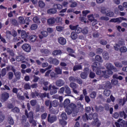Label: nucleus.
<instances>
[{
	"instance_id": "1",
	"label": "nucleus",
	"mask_w": 127,
	"mask_h": 127,
	"mask_svg": "<svg viewBox=\"0 0 127 127\" xmlns=\"http://www.w3.org/2000/svg\"><path fill=\"white\" fill-rule=\"evenodd\" d=\"M70 104V99H66L64 100V108H66L65 109V112L67 114V115H71L72 113H74L75 111L76 110V108H77V106H76V104L73 103Z\"/></svg>"
},
{
	"instance_id": "2",
	"label": "nucleus",
	"mask_w": 127,
	"mask_h": 127,
	"mask_svg": "<svg viewBox=\"0 0 127 127\" xmlns=\"http://www.w3.org/2000/svg\"><path fill=\"white\" fill-rule=\"evenodd\" d=\"M25 115L26 116L27 118L29 119V122L30 124H32L35 127V126H36V122L34 119V117L33 116V112L31 111L28 114V112L26 110L25 111Z\"/></svg>"
},
{
	"instance_id": "3",
	"label": "nucleus",
	"mask_w": 127,
	"mask_h": 127,
	"mask_svg": "<svg viewBox=\"0 0 127 127\" xmlns=\"http://www.w3.org/2000/svg\"><path fill=\"white\" fill-rule=\"evenodd\" d=\"M53 8H50L48 10V13L55 14V13H56V12H57V9H62V8H63V6L60 4H55L53 5Z\"/></svg>"
},
{
	"instance_id": "4",
	"label": "nucleus",
	"mask_w": 127,
	"mask_h": 127,
	"mask_svg": "<svg viewBox=\"0 0 127 127\" xmlns=\"http://www.w3.org/2000/svg\"><path fill=\"white\" fill-rule=\"evenodd\" d=\"M47 121L50 124H53V123H55L57 121V117L55 115L49 114L47 117Z\"/></svg>"
},
{
	"instance_id": "5",
	"label": "nucleus",
	"mask_w": 127,
	"mask_h": 127,
	"mask_svg": "<svg viewBox=\"0 0 127 127\" xmlns=\"http://www.w3.org/2000/svg\"><path fill=\"white\" fill-rule=\"evenodd\" d=\"M9 98V94L7 92H4L0 95V100L1 102H6Z\"/></svg>"
},
{
	"instance_id": "6",
	"label": "nucleus",
	"mask_w": 127,
	"mask_h": 127,
	"mask_svg": "<svg viewBox=\"0 0 127 127\" xmlns=\"http://www.w3.org/2000/svg\"><path fill=\"white\" fill-rule=\"evenodd\" d=\"M48 62L50 64H53V65H55V66H57V65H59V60L56 58H53L52 57L49 58L48 59Z\"/></svg>"
},
{
	"instance_id": "7",
	"label": "nucleus",
	"mask_w": 127,
	"mask_h": 127,
	"mask_svg": "<svg viewBox=\"0 0 127 127\" xmlns=\"http://www.w3.org/2000/svg\"><path fill=\"white\" fill-rule=\"evenodd\" d=\"M42 84L44 85L43 87L44 91H50V90H51V88H52V84L49 85V82L48 81H43Z\"/></svg>"
},
{
	"instance_id": "8",
	"label": "nucleus",
	"mask_w": 127,
	"mask_h": 127,
	"mask_svg": "<svg viewBox=\"0 0 127 127\" xmlns=\"http://www.w3.org/2000/svg\"><path fill=\"white\" fill-rule=\"evenodd\" d=\"M77 86L78 85L74 82H71L69 84V87L72 89L73 93L76 95L79 94V92L77 91Z\"/></svg>"
},
{
	"instance_id": "9",
	"label": "nucleus",
	"mask_w": 127,
	"mask_h": 127,
	"mask_svg": "<svg viewBox=\"0 0 127 127\" xmlns=\"http://www.w3.org/2000/svg\"><path fill=\"white\" fill-rule=\"evenodd\" d=\"M22 49L25 51V52L29 53L31 51V46L28 44H23L22 46Z\"/></svg>"
},
{
	"instance_id": "10",
	"label": "nucleus",
	"mask_w": 127,
	"mask_h": 127,
	"mask_svg": "<svg viewBox=\"0 0 127 127\" xmlns=\"http://www.w3.org/2000/svg\"><path fill=\"white\" fill-rule=\"evenodd\" d=\"M94 71H95L96 75L100 76V77H105V71L102 70L101 68L95 69Z\"/></svg>"
},
{
	"instance_id": "11",
	"label": "nucleus",
	"mask_w": 127,
	"mask_h": 127,
	"mask_svg": "<svg viewBox=\"0 0 127 127\" xmlns=\"http://www.w3.org/2000/svg\"><path fill=\"white\" fill-rule=\"evenodd\" d=\"M47 36H48V32L46 31H41L38 35V37L40 39H43L44 37H47Z\"/></svg>"
},
{
	"instance_id": "12",
	"label": "nucleus",
	"mask_w": 127,
	"mask_h": 127,
	"mask_svg": "<svg viewBox=\"0 0 127 127\" xmlns=\"http://www.w3.org/2000/svg\"><path fill=\"white\" fill-rule=\"evenodd\" d=\"M29 35V33L24 31V30H22L21 31V36L23 39H24V41H26V39L28 38V35Z\"/></svg>"
},
{
	"instance_id": "13",
	"label": "nucleus",
	"mask_w": 127,
	"mask_h": 127,
	"mask_svg": "<svg viewBox=\"0 0 127 127\" xmlns=\"http://www.w3.org/2000/svg\"><path fill=\"white\" fill-rule=\"evenodd\" d=\"M47 22H48V24H49L50 26H53L54 25H55V23L56 22L55 18L54 17L50 18L47 20Z\"/></svg>"
},
{
	"instance_id": "14",
	"label": "nucleus",
	"mask_w": 127,
	"mask_h": 127,
	"mask_svg": "<svg viewBox=\"0 0 127 127\" xmlns=\"http://www.w3.org/2000/svg\"><path fill=\"white\" fill-rule=\"evenodd\" d=\"M58 42H59L61 45H65V44H66V39L63 37H60L58 39Z\"/></svg>"
},
{
	"instance_id": "15",
	"label": "nucleus",
	"mask_w": 127,
	"mask_h": 127,
	"mask_svg": "<svg viewBox=\"0 0 127 127\" xmlns=\"http://www.w3.org/2000/svg\"><path fill=\"white\" fill-rule=\"evenodd\" d=\"M101 67V64L98 62H94L92 65V69L93 71L99 69Z\"/></svg>"
},
{
	"instance_id": "16",
	"label": "nucleus",
	"mask_w": 127,
	"mask_h": 127,
	"mask_svg": "<svg viewBox=\"0 0 127 127\" xmlns=\"http://www.w3.org/2000/svg\"><path fill=\"white\" fill-rule=\"evenodd\" d=\"M52 88V89H51ZM50 94V95H54L57 93V87L55 85H52Z\"/></svg>"
},
{
	"instance_id": "17",
	"label": "nucleus",
	"mask_w": 127,
	"mask_h": 127,
	"mask_svg": "<svg viewBox=\"0 0 127 127\" xmlns=\"http://www.w3.org/2000/svg\"><path fill=\"white\" fill-rule=\"evenodd\" d=\"M94 120V121L92 122V125L93 126H95L97 127H100V126H101V123L100 122H99V119H98V117L97 119H95Z\"/></svg>"
},
{
	"instance_id": "18",
	"label": "nucleus",
	"mask_w": 127,
	"mask_h": 127,
	"mask_svg": "<svg viewBox=\"0 0 127 127\" xmlns=\"http://www.w3.org/2000/svg\"><path fill=\"white\" fill-rule=\"evenodd\" d=\"M56 85L58 87H62L64 85V82L62 79H58L56 82Z\"/></svg>"
},
{
	"instance_id": "19",
	"label": "nucleus",
	"mask_w": 127,
	"mask_h": 127,
	"mask_svg": "<svg viewBox=\"0 0 127 127\" xmlns=\"http://www.w3.org/2000/svg\"><path fill=\"white\" fill-rule=\"evenodd\" d=\"M97 118L98 115L96 113L88 115V120H95V119H97Z\"/></svg>"
},
{
	"instance_id": "20",
	"label": "nucleus",
	"mask_w": 127,
	"mask_h": 127,
	"mask_svg": "<svg viewBox=\"0 0 127 127\" xmlns=\"http://www.w3.org/2000/svg\"><path fill=\"white\" fill-rule=\"evenodd\" d=\"M112 70L114 69H108L104 71L105 77H107L110 76V75H113V71Z\"/></svg>"
},
{
	"instance_id": "21",
	"label": "nucleus",
	"mask_w": 127,
	"mask_h": 127,
	"mask_svg": "<svg viewBox=\"0 0 127 127\" xmlns=\"http://www.w3.org/2000/svg\"><path fill=\"white\" fill-rule=\"evenodd\" d=\"M24 59H25V57L22 55H19L16 57V60L17 62H21V61H23Z\"/></svg>"
},
{
	"instance_id": "22",
	"label": "nucleus",
	"mask_w": 127,
	"mask_h": 127,
	"mask_svg": "<svg viewBox=\"0 0 127 127\" xmlns=\"http://www.w3.org/2000/svg\"><path fill=\"white\" fill-rule=\"evenodd\" d=\"M55 72L57 75H62V69L60 68V67H55Z\"/></svg>"
},
{
	"instance_id": "23",
	"label": "nucleus",
	"mask_w": 127,
	"mask_h": 127,
	"mask_svg": "<svg viewBox=\"0 0 127 127\" xmlns=\"http://www.w3.org/2000/svg\"><path fill=\"white\" fill-rule=\"evenodd\" d=\"M10 23L12 25H14V26H17L18 25V22L16 19L13 18L11 19L10 20Z\"/></svg>"
},
{
	"instance_id": "24",
	"label": "nucleus",
	"mask_w": 127,
	"mask_h": 127,
	"mask_svg": "<svg viewBox=\"0 0 127 127\" xmlns=\"http://www.w3.org/2000/svg\"><path fill=\"white\" fill-rule=\"evenodd\" d=\"M70 36L72 40H76V39L78 38V35L76 32H72Z\"/></svg>"
},
{
	"instance_id": "25",
	"label": "nucleus",
	"mask_w": 127,
	"mask_h": 127,
	"mask_svg": "<svg viewBox=\"0 0 127 127\" xmlns=\"http://www.w3.org/2000/svg\"><path fill=\"white\" fill-rule=\"evenodd\" d=\"M106 68L108 70H115V66L112 64L109 63L106 64Z\"/></svg>"
},
{
	"instance_id": "26",
	"label": "nucleus",
	"mask_w": 127,
	"mask_h": 127,
	"mask_svg": "<svg viewBox=\"0 0 127 127\" xmlns=\"http://www.w3.org/2000/svg\"><path fill=\"white\" fill-rule=\"evenodd\" d=\"M29 39L31 41V42H35L36 39H37V37L36 35H32L28 37Z\"/></svg>"
},
{
	"instance_id": "27",
	"label": "nucleus",
	"mask_w": 127,
	"mask_h": 127,
	"mask_svg": "<svg viewBox=\"0 0 127 127\" xmlns=\"http://www.w3.org/2000/svg\"><path fill=\"white\" fill-rule=\"evenodd\" d=\"M62 53L61 50H56L53 52V56H57V55H60Z\"/></svg>"
},
{
	"instance_id": "28",
	"label": "nucleus",
	"mask_w": 127,
	"mask_h": 127,
	"mask_svg": "<svg viewBox=\"0 0 127 127\" xmlns=\"http://www.w3.org/2000/svg\"><path fill=\"white\" fill-rule=\"evenodd\" d=\"M39 96H40V94L37 92V91H35V92H32L31 93V97L32 98V99H35L36 97H39Z\"/></svg>"
},
{
	"instance_id": "29",
	"label": "nucleus",
	"mask_w": 127,
	"mask_h": 127,
	"mask_svg": "<svg viewBox=\"0 0 127 127\" xmlns=\"http://www.w3.org/2000/svg\"><path fill=\"white\" fill-rule=\"evenodd\" d=\"M105 89H112V84L110 81H107L104 85Z\"/></svg>"
},
{
	"instance_id": "30",
	"label": "nucleus",
	"mask_w": 127,
	"mask_h": 127,
	"mask_svg": "<svg viewBox=\"0 0 127 127\" xmlns=\"http://www.w3.org/2000/svg\"><path fill=\"white\" fill-rule=\"evenodd\" d=\"M6 51L8 53H9V55L11 56V57H14V52L13 50H11L9 48H7L6 49Z\"/></svg>"
},
{
	"instance_id": "31",
	"label": "nucleus",
	"mask_w": 127,
	"mask_h": 127,
	"mask_svg": "<svg viewBox=\"0 0 127 127\" xmlns=\"http://www.w3.org/2000/svg\"><path fill=\"white\" fill-rule=\"evenodd\" d=\"M64 92L65 94H67L69 96L71 95V89H70V87L69 86H65V90Z\"/></svg>"
},
{
	"instance_id": "32",
	"label": "nucleus",
	"mask_w": 127,
	"mask_h": 127,
	"mask_svg": "<svg viewBox=\"0 0 127 127\" xmlns=\"http://www.w3.org/2000/svg\"><path fill=\"white\" fill-rule=\"evenodd\" d=\"M119 116H120L121 118H124V119H127V115L125 112V111H121L119 113Z\"/></svg>"
},
{
	"instance_id": "33",
	"label": "nucleus",
	"mask_w": 127,
	"mask_h": 127,
	"mask_svg": "<svg viewBox=\"0 0 127 127\" xmlns=\"http://www.w3.org/2000/svg\"><path fill=\"white\" fill-rule=\"evenodd\" d=\"M73 71H77V70H82V65L80 64L75 65L73 66Z\"/></svg>"
},
{
	"instance_id": "34",
	"label": "nucleus",
	"mask_w": 127,
	"mask_h": 127,
	"mask_svg": "<svg viewBox=\"0 0 127 127\" xmlns=\"http://www.w3.org/2000/svg\"><path fill=\"white\" fill-rule=\"evenodd\" d=\"M5 118V117L3 115V113H2V112L0 111V124L4 121Z\"/></svg>"
},
{
	"instance_id": "35",
	"label": "nucleus",
	"mask_w": 127,
	"mask_h": 127,
	"mask_svg": "<svg viewBox=\"0 0 127 127\" xmlns=\"http://www.w3.org/2000/svg\"><path fill=\"white\" fill-rule=\"evenodd\" d=\"M113 79H117V80H120V81H122V80H123V79H124L123 76H122L121 75L119 76V75L116 74L113 75Z\"/></svg>"
},
{
	"instance_id": "36",
	"label": "nucleus",
	"mask_w": 127,
	"mask_h": 127,
	"mask_svg": "<svg viewBox=\"0 0 127 127\" xmlns=\"http://www.w3.org/2000/svg\"><path fill=\"white\" fill-rule=\"evenodd\" d=\"M14 75L16 80H19L21 76V73H20V71H17L14 73Z\"/></svg>"
},
{
	"instance_id": "37",
	"label": "nucleus",
	"mask_w": 127,
	"mask_h": 127,
	"mask_svg": "<svg viewBox=\"0 0 127 127\" xmlns=\"http://www.w3.org/2000/svg\"><path fill=\"white\" fill-rule=\"evenodd\" d=\"M110 22H119V23H121V20L120 19L119 17L116 18H112L110 20Z\"/></svg>"
},
{
	"instance_id": "38",
	"label": "nucleus",
	"mask_w": 127,
	"mask_h": 127,
	"mask_svg": "<svg viewBox=\"0 0 127 127\" xmlns=\"http://www.w3.org/2000/svg\"><path fill=\"white\" fill-rule=\"evenodd\" d=\"M19 19V22L20 24H25V20L24 19V18L22 16H20L18 18Z\"/></svg>"
},
{
	"instance_id": "39",
	"label": "nucleus",
	"mask_w": 127,
	"mask_h": 127,
	"mask_svg": "<svg viewBox=\"0 0 127 127\" xmlns=\"http://www.w3.org/2000/svg\"><path fill=\"white\" fill-rule=\"evenodd\" d=\"M19 108L17 107H15L12 109H11V112L14 113V114H18V113H19L20 112Z\"/></svg>"
},
{
	"instance_id": "40",
	"label": "nucleus",
	"mask_w": 127,
	"mask_h": 127,
	"mask_svg": "<svg viewBox=\"0 0 127 127\" xmlns=\"http://www.w3.org/2000/svg\"><path fill=\"white\" fill-rule=\"evenodd\" d=\"M95 60L98 61V62H100L101 63H103V59H102V57L99 55H96L95 56Z\"/></svg>"
},
{
	"instance_id": "41",
	"label": "nucleus",
	"mask_w": 127,
	"mask_h": 127,
	"mask_svg": "<svg viewBox=\"0 0 127 127\" xmlns=\"http://www.w3.org/2000/svg\"><path fill=\"white\" fill-rule=\"evenodd\" d=\"M39 7L40 8H43L45 6V3L43 1L40 0L38 2Z\"/></svg>"
},
{
	"instance_id": "42",
	"label": "nucleus",
	"mask_w": 127,
	"mask_h": 127,
	"mask_svg": "<svg viewBox=\"0 0 127 127\" xmlns=\"http://www.w3.org/2000/svg\"><path fill=\"white\" fill-rule=\"evenodd\" d=\"M80 77L82 79H86L87 77H88V73L82 72L80 74Z\"/></svg>"
},
{
	"instance_id": "43",
	"label": "nucleus",
	"mask_w": 127,
	"mask_h": 127,
	"mask_svg": "<svg viewBox=\"0 0 127 127\" xmlns=\"http://www.w3.org/2000/svg\"><path fill=\"white\" fill-rule=\"evenodd\" d=\"M82 120L83 122H87V121H89V117L87 113H85L82 116Z\"/></svg>"
},
{
	"instance_id": "44",
	"label": "nucleus",
	"mask_w": 127,
	"mask_h": 127,
	"mask_svg": "<svg viewBox=\"0 0 127 127\" xmlns=\"http://www.w3.org/2000/svg\"><path fill=\"white\" fill-rule=\"evenodd\" d=\"M38 28V25L36 24H33L30 26L31 30H35Z\"/></svg>"
},
{
	"instance_id": "45",
	"label": "nucleus",
	"mask_w": 127,
	"mask_h": 127,
	"mask_svg": "<svg viewBox=\"0 0 127 127\" xmlns=\"http://www.w3.org/2000/svg\"><path fill=\"white\" fill-rule=\"evenodd\" d=\"M104 94L106 97H109L111 95V90L109 89H106L104 91Z\"/></svg>"
},
{
	"instance_id": "46",
	"label": "nucleus",
	"mask_w": 127,
	"mask_h": 127,
	"mask_svg": "<svg viewBox=\"0 0 127 127\" xmlns=\"http://www.w3.org/2000/svg\"><path fill=\"white\" fill-rule=\"evenodd\" d=\"M30 103L32 107H35L37 104V101H36V100L33 99L30 101Z\"/></svg>"
},
{
	"instance_id": "47",
	"label": "nucleus",
	"mask_w": 127,
	"mask_h": 127,
	"mask_svg": "<svg viewBox=\"0 0 127 127\" xmlns=\"http://www.w3.org/2000/svg\"><path fill=\"white\" fill-rule=\"evenodd\" d=\"M119 50L120 52H121V53H125V52H127V47H126L125 46H123L121 47Z\"/></svg>"
},
{
	"instance_id": "48",
	"label": "nucleus",
	"mask_w": 127,
	"mask_h": 127,
	"mask_svg": "<svg viewBox=\"0 0 127 127\" xmlns=\"http://www.w3.org/2000/svg\"><path fill=\"white\" fill-rule=\"evenodd\" d=\"M33 20L35 23H40V19L37 16H35L33 18Z\"/></svg>"
},
{
	"instance_id": "49",
	"label": "nucleus",
	"mask_w": 127,
	"mask_h": 127,
	"mask_svg": "<svg viewBox=\"0 0 127 127\" xmlns=\"http://www.w3.org/2000/svg\"><path fill=\"white\" fill-rule=\"evenodd\" d=\"M56 22L57 23H59V24H62V18L60 17H57L55 18Z\"/></svg>"
},
{
	"instance_id": "50",
	"label": "nucleus",
	"mask_w": 127,
	"mask_h": 127,
	"mask_svg": "<svg viewBox=\"0 0 127 127\" xmlns=\"http://www.w3.org/2000/svg\"><path fill=\"white\" fill-rule=\"evenodd\" d=\"M87 18L89 19V20L90 21H91V22H92V21H94V20H95V17H94V15L93 14H90L87 16Z\"/></svg>"
},
{
	"instance_id": "51",
	"label": "nucleus",
	"mask_w": 127,
	"mask_h": 127,
	"mask_svg": "<svg viewBox=\"0 0 127 127\" xmlns=\"http://www.w3.org/2000/svg\"><path fill=\"white\" fill-rule=\"evenodd\" d=\"M79 85H82L83 84V80L80 77H76V81Z\"/></svg>"
},
{
	"instance_id": "52",
	"label": "nucleus",
	"mask_w": 127,
	"mask_h": 127,
	"mask_svg": "<svg viewBox=\"0 0 127 127\" xmlns=\"http://www.w3.org/2000/svg\"><path fill=\"white\" fill-rule=\"evenodd\" d=\"M24 88L25 90H30V89H31V86H30L29 83H27L25 84L24 85Z\"/></svg>"
},
{
	"instance_id": "53",
	"label": "nucleus",
	"mask_w": 127,
	"mask_h": 127,
	"mask_svg": "<svg viewBox=\"0 0 127 127\" xmlns=\"http://www.w3.org/2000/svg\"><path fill=\"white\" fill-rule=\"evenodd\" d=\"M8 121L9 125H13V124H14V122L13 121V119H12V117H9L8 118Z\"/></svg>"
},
{
	"instance_id": "54",
	"label": "nucleus",
	"mask_w": 127,
	"mask_h": 127,
	"mask_svg": "<svg viewBox=\"0 0 127 127\" xmlns=\"http://www.w3.org/2000/svg\"><path fill=\"white\" fill-rule=\"evenodd\" d=\"M82 28L79 27L78 26H76V28L75 29V32L79 34V33H81L82 32Z\"/></svg>"
},
{
	"instance_id": "55",
	"label": "nucleus",
	"mask_w": 127,
	"mask_h": 127,
	"mask_svg": "<svg viewBox=\"0 0 127 127\" xmlns=\"http://www.w3.org/2000/svg\"><path fill=\"white\" fill-rule=\"evenodd\" d=\"M1 75L2 77H4V76H5V75H6V68H3L1 69Z\"/></svg>"
},
{
	"instance_id": "56",
	"label": "nucleus",
	"mask_w": 127,
	"mask_h": 127,
	"mask_svg": "<svg viewBox=\"0 0 127 127\" xmlns=\"http://www.w3.org/2000/svg\"><path fill=\"white\" fill-rule=\"evenodd\" d=\"M61 117L62 120H63L64 121H65V120H67V115L66 114V113H63L61 114Z\"/></svg>"
},
{
	"instance_id": "57",
	"label": "nucleus",
	"mask_w": 127,
	"mask_h": 127,
	"mask_svg": "<svg viewBox=\"0 0 127 127\" xmlns=\"http://www.w3.org/2000/svg\"><path fill=\"white\" fill-rule=\"evenodd\" d=\"M120 126L121 127H127V122L125 121H122L120 122Z\"/></svg>"
},
{
	"instance_id": "58",
	"label": "nucleus",
	"mask_w": 127,
	"mask_h": 127,
	"mask_svg": "<svg viewBox=\"0 0 127 127\" xmlns=\"http://www.w3.org/2000/svg\"><path fill=\"white\" fill-rule=\"evenodd\" d=\"M82 33H83V34H87L88 33V32H89V30H88V28L87 27H85L83 28V29H82Z\"/></svg>"
},
{
	"instance_id": "59",
	"label": "nucleus",
	"mask_w": 127,
	"mask_h": 127,
	"mask_svg": "<svg viewBox=\"0 0 127 127\" xmlns=\"http://www.w3.org/2000/svg\"><path fill=\"white\" fill-rule=\"evenodd\" d=\"M77 79V77H74V76H70L68 78V80L69 82H76V80Z\"/></svg>"
},
{
	"instance_id": "60",
	"label": "nucleus",
	"mask_w": 127,
	"mask_h": 127,
	"mask_svg": "<svg viewBox=\"0 0 127 127\" xmlns=\"http://www.w3.org/2000/svg\"><path fill=\"white\" fill-rule=\"evenodd\" d=\"M103 56L106 60H109V58H110L109 53H107V52L104 53V54L103 53Z\"/></svg>"
},
{
	"instance_id": "61",
	"label": "nucleus",
	"mask_w": 127,
	"mask_h": 127,
	"mask_svg": "<svg viewBox=\"0 0 127 127\" xmlns=\"http://www.w3.org/2000/svg\"><path fill=\"white\" fill-rule=\"evenodd\" d=\"M58 105H59V102L57 100H54L52 102V106L53 107H58Z\"/></svg>"
},
{
	"instance_id": "62",
	"label": "nucleus",
	"mask_w": 127,
	"mask_h": 127,
	"mask_svg": "<svg viewBox=\"0 0 127 127\" xmlns=\"http://www.w3.org/2000/svg\"><path fill=\"white\" fill-rule=\"evenodd\" d=\"M97 93H96V91L92 92L90 95V98H91V99H95Z\"/></svg>"
},
{
	"instance_id": "63",
	"label": "nucleus",
	"mask_w": 127,
	"mask_h": 127,
	"mask_svg": "<svg viewBox=\"0 0 127 127\" xmlns=\"http://www.w3.org/2000/svg\"><path fill=\"white\" fill-rule=\"evenodd\" d=\"M47 118V113L45 112L41 115V119L42 120H46Z\"/></svg>"
},
{
	"instance_id": "64",
	"label": "nucleus",
	"mask_w": 127,
	"mask_h": 127,
	"mask_svg": "<svg viewBox=\"0 0 127 127\" xmlns=\"http://www.w3.org/2000/svg\"><path fill=\"white\" fill-rule=\"evenodd\" d=\"M8 77L9 80H12V78H13V73L12 72H9L8 73Z\"/></svg>"
}]
</instances>
